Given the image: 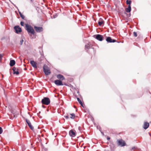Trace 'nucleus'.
<instances>
[{"label": "nucleus", "instance_id": "obj_1", "mask_svg": "<svg viewBox=\"0 0 151 151\" xmlns=\"http://www.w3.org/2000/svg\"><path fill=\"white\" fill-rule=\"evenodd\" d=\"M25 29L28 33H30L32 34H34V30L33 28L30 25H29L27 24H26Z\"/></svg>", "mask_w": 151, "mask_h": 151}, {"label": "nucleus", "instance_id": "obj_2", "mask_svg": "<svg viewBox=\"0 0 151 151\" xmlns=\"http://www.w3.org/2000/svg\"><path fill=\"white\" fill-rule=\"evenodd\" d=\"M43 71L45 74L46 75H48L50 73V72L49 68L46 65H44L43 66Z\"/></svg>", "mask_w": 151, "mask_h": 151}, {"label": "nucleus", "instance_id": "obj_3", "mask_svg": "<svg viewBox=\"0 0 151 151\" xmlns=\"http://www.w3.org/2000/svg\"><path fill=\"white\" fill-rule=\"evenodd\" d=\"M41 102L43 104L48 105L50 103V100L47 97H45L42 100Z\"/></svg>", "mask_w": 151, "mask_h": 151}, {"label": "nucleus", "instance_id": "obj_4", "mask_svg": "<svg viewBox=\"0 0 151 151\" xmlns=\"http://www.w3.org/2000/svg\"><path fill=\"white\" fill-rule=\"evenodd\" d=\"M93 37L100 41H102L104 39V37L100 35L97 34L93 35Z\"/></svg>", "mask_w": 151, "mask_h": 151}, {"label": "nucleus", "instance_id": "obj_5", "mask_svg": "<svg viewBox=\"0 0 151 151\" xmlns=\"http://www.w3.org/2000/svg\"><path fill=\"white\" fill-rule=\"evenodd\" d=\"M117 142L118 145L121 147L124 146L125 145V142L122 139L118 140Z\"/></svg>", "mask_w": 151, "mask_h": 151}, {"label": "nucleus", "instance_id": "obj_6", "mask_svg": "<svg viewBox=\"0 0 151 151\" xmlns=\"http://www.w3.org/2000/svg\"><path fill=\"white\" fill-rule=\"evenodd\" d=\"M34 28L36 31L37 32H40L42 31L43 30V29L42 27L35 26Z\"/></svg>", "mask_w": 151, "mask_h": 151}, {"label": "nucleus", "instance_id": "obj_7", "mask_svg": "<svg viewBox=\"0 0 151 151\" xmlns=\"http://www.w3.org/2000/svg\"><path fill=\"white\" fill-rule=\"evenodd\" d=\"M14 29L15 30L17 33H18L22 32V29L18 26H15L14 27Z\"/></svg>", "mask_w": 151, "mask_h": 151}, {"label": "nucleus", "instance_id": "obj_8", "mask_svg": "<svg viewBox=\"0 0 151 151\" xmlns=\"http://www.w3.org/2000/svg\"><path fill=\"white\" fill-rule=\"evenodd\" d=\"M55 83L57 86H63V85L62 81L58 80H55Z\"/></svg>", "mask_w": 151, "mask_h": 151}, {"label": "nucleus", "instance_id": "obj_9", "mask_svg": "<svg viewBox=\"0 0 151 151\" xmlns=\"http://www.w3.org/2000/svg\"><path fill=\"white\" fill-rule=\"evenodd\" d=\"M106 41L109 42H116V40H112L110 37H107L106 40Z\"/></svg>", "mask_w": 151, "mask_h": 151}, {"label": "nucleus", "instance_id": "obj_10", "mask_svg": "<svg viewBox=\"0 0 151 151\" xmlns=\"http://www.w3.org/2000/svg\"><path fill=\"white\" fill-rule=\"evenodd\" d=\"M25 120L27 124L29 127L30 128V129L32 130H33L34 129V127L31 124L30 121L27 119H26Z\"/></svg>", "mask_w": 151, "mask_h": 151}, {"label": "nucleus", "instance_id": "obj_11", "mask_svg": "<svg viewBox=\"0 0 151 151\" xmlns=\"http://www.w3.org/2000/svg\"><path fill=\"white\" fill-rule=\"evenodd\" d=\"M12 70L13 71L14 74H16V75H18L19 74V72L18 71V69L15 67H13L12 68Z\"/></svg>", "mask_w": 151, "mask_h": 151}, {"label": "nucleus", "instance_id": "obj_12", "mask_svg": "<svg viewBox=\"0 0 151 151\" xmlns=\"http://www.w3.org/2000/svg\"><path fill=\"white\" fill-rule=\"evenodd\" d=\"M30 63L32 67H33L34 68H37L36 63L34 60H31L30 61Z\"/></svg>", "mask_w": 151, "mask_h": 151}, {"label": "nucleus", "instance_id": "obj_13", "mask_svg": "<svg viewBox=\"0 0 151 151\" xmlns=\"http://www.w3.org/2000/svg\"><path fill=\"white\" fill-rule=\"evenodd\" d=\"M98 24L100 26L103 25L104 24V21L101 18H100L98 22Z\"/></svg>", "mask_w": 151, "mask_h": 151}, {"label": "nucleus", "instance_id": "obj_14", "mask_svg": "<svg viewBox=\"0 0 151 151\" xmlns=\"http://www.w3.org/2000/svg\"><path fill=\"white\" fill-rule=\"evenodd\" d=\"M57 78L60 80H63L65 79L64 77L62 75L60 74H58L57 76Z\"/></svg>", "mask_w": 151, "mask_h": 151}, {"label": "nucleus", "instance_id": "obj_15", "mask_svg": "<svg viewBox=\"0 0 151 151\" xmlns=\"http://www.w3.org/2000/svg\"><path fill=\"white\" fill-rule=\"evenodd\" d=\"M69 134L71 137H75L76 135L75 132L72 130L69 131Z\"/></svg>", "mask_w": 151, "mask_h": 151}, {"label": "nucleus", "instance_id": "obj_16", "mask_svg": "<svg viewBox=\"0 0 151 151\" xmlns=\"http://www.w3.org/2000/svg\"><path fill=\"white\" fill-rule=\"evenodd\" d=\"M91 47L92 45L90 44V43H89L88 44V45H85V49L86 50H87V49H88L91 48Z\"/></svg>", "mask_w": 151, "mask_h": 151}, {"label": "nucleus", "instance_id": "obj_17", "mask_svg": "<svg viewBox=\"0 0 151 151\" xmlns=\"http://www.w3.org/2000/svg\"><path fill=\"white\" fill-rule=\"evenodd\" d=\"M149 126V124L148 122H145L144 124L143 128L145 129H147Z\"/></svg>", "mask_w": 151, "mask_h": 151}, {"label": "nucleus", "instance_id": "obj_18", "mask_svg": "<svg viewBox=\"0 0 151 151\" xmlns=\"http://www.w3.org/2000/svg\"><path fill=\"white\" fill-rule=\"evenodd\" d=\"M131 10V6L129 5L128 7L126 8L125 9L126 11L128 13L130 12Z\"/></svg>", "mask_w": 151, "mask_h": 151}, {"label": "nucleus", "instance_id": "obj_19", "mask_svg": "<svg viewBox=\"0 0 151 151\" xmlns=\"http://www.w3.org/2000/svg\"><path fill=\"white\" fill-rule=\"evenodd\" d=\"M15 64V62L14 60H10V65L11 66H13Z\"/></svg>", "mask_w": 151, "mask_h": 151}, {"label": "nucleus", "instance_id": "obj_20", "mask_svg": "<svg viewBox=\"0 0 151 151\" xmlns=\"http://www.w3.org/2000/svg\"><path fill=\"white\" fill-rule=\"evenodd\" d=\"M19 13L22 18L23 19H25V17L24 15H23L20 12H19Z\"/></svg>", "mask_w": 151, "mask_h": 151}, {"label": "nucleus", "instance_id": "obj_21", "mask_svg": "<svg viewBox=\"0 0 151 151\" xmlns=\"http://www.w3.org/2000/svg\"><path fill=\"white\" fill-rule=\"evenodd\" d=\"M77 100L78 101V102H79V103H80V104L82 106H83V103L81 101V100H80V99L78 98H77Z\"/></svg>", "mask_w": 151, "mask_h": 151}, {"label": "nucleus", "instance_id": "obj_22", "mask_svg": "<svg viewBox=\"0 0 151 151\" xmlns=\"http://www.w3.org/2000/svg\"><path fill=\"white\" fill-rule=\"evenodd\" d=\"M4 56V54H0V62H1L2 58Z\"/></svg>", "mask_w": 151, "mask_h": 151}, {"label": "nucleus", "instance_id": "obj_23", "mask_svg": "<svg viewBox=\"0 0 151 151\" xmlns=\"http://www.w3.org/2000/svg\"><path fill=\"white\" fill-rule=\"evenodd\" d=\"M71 116L70 117V118L71 119H74L75 117V115L74 114H70Z\"/></svg>", "mask_w": 151, "mask_h": 151}, {"label": "nucleus", "instance_id": "obj_24", "mask_svg": "<svg viewBox=\"0 0 151 151\" xmlns=\"http://www.w3.org/2000/svg\"><path fill=\"white\" fill-rule=\"evenodd\" d=\"M127 4H129V5H130V4L131 3V1L130 0L128 1V0H127L126 2Z\"/></svg>", "mask_w": 151, "mask_h": 151}, {"label": "nucleus", "instance_id": "obj_25", "mask_svg": "<svg viewBox=\"0 0 151 151\" xmlns=\"http://www.w3.org/2000/svg\"><path fill=\"white\" fill-rule=\"evenodd\" d=\"M134 35L135 37H137V34L136 32H133Z\"/></svg>", "mask_w": 151, "mask_h": 151}, {"label": "nucleus", "instance_id": "obj_26", "mask_svg": "<svg viewBox=\"0 0 151 151\" xmlns=\"http://www.w3.org/2000/svg\"><path fill=\"white\" fill-rule=\"evenodd\" d=\"M3 132V129L2 128L0 127V134H1Z\"/></svg>", "mask_w": 151, "mask_h": 151}, {"label": "nucleus", "instance_id": "obj_27", "mask_svg": "<svg viewBox=\"0 0 151 151\" xmlns=\"http://www.w3.org/2000/svg\"><path fill=\"white\" fill-rule=\"evenodd\" d=\"M23 41H24L22 39L20 40V43L21 45H22V44Z\"/></svg>", "mask_w": 151, "mask_h": 151}, {"label": "nucleus", "instance_id": "obj_28", "mask_svg": "<svg viewBox=\"0 0 151 151\" xmlns=\"http://www.w3.org/2000/svg\"><path fill=\"white\" fill-rule=\"evenodd\" d=\"M20 24L22 26H24V22H20Z\"/></svg>", "mask_w": 151, "mask_h": 151}, {"label": "nucleus", "instance_id": "obj_29", "mask_svg": "<svg viewBox=\"0 0 151 151\" xmlns=\"http://www.w3.org/2000/svg\"><path fill=\"white\" fill-rule=\"evenodd\" d=\"M79 130L80 131V132H81V127H79L78 128Z\"/></svg>", "mask_w": 151, "mask_h": 151}, {"label": "nucleus", "instance_id": "obj_30", "mask_svg": "<svg viewBox=\"0 0 151 151\" xmlns=\"http://www.w3.org/2000/svg\"><path fill=\"white\" fill-rule=\"evenodd\" d=\"M65 117L67 119H68L69 118V117H68V116H65Z\"/></svg>", "mask_w": 151, "mask_h": 151}, {"label": "nucleus", "instance_id": "obj_31", "mask_svg": "<svg viewBox=\"0 0 151 151\" xmlns=\"http://www.w3.org/2000/svg\"><path fill=\"white\" fill-rule=\"evenodd\" d=\"M135 148H136V147H132V150H134Z\"/></svg>", "mask_w": 151, "mask_h": 151}, {"label": "nucleus", "instance_id": "obj_32", "mask_svg": "<svg viewBox=\"0 0 151 151\" xmlns=\"http://www.w3.org/2000/svg\"><path fill=\"white\" fill-rule=\"evenodd\" d=\"M107 140H109L110 139V138L109 137H107Z\"/></svg>", "mask_w": 151, "mask_h": 151}, {"label": "nucleus", "instance_id": "obj_33", "mask_svg": "<svg viewBox=\"0 0 151 151\" xmlns=\"http://www.w3.org/2000/svg\"><path fill=\"white\" fill-rule=\"evenodd\" d=\"M101 134H102V135H104V134L103 132H101Z\"/></svg>", "mask_w": 151, "mask_h": 151}, {"label": "nucleus", "instance_id": "obj_34", "mask_svg": "<svg viewBox=\"0 0 151 151\" xmlns=\"http://www.w3.org/2000/svg\"><path fill=\"white\" fill-rule=\"evenodd\" d=\"M42 107H44V106H43V105H42Z\"/></svg>", "mask_w": 151, "mask_h": 151}]
</instances>
